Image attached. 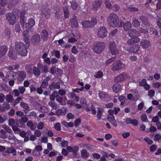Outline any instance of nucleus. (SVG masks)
Wrapping results in <instances>:
<instances>
[{"instance_id":"nucleus-1","label":"nucleus","mask_w":161,"mask_h":161,"mask_svg":"<svg viewBox=\"0 0 161 161\" xmlns=\"http://www.w3.org/2000/svg\"><path fill=\"white\" fill-rule=\"evenodd\" d=\"M108 21L109 25L112 27H116L119 23L118 16L114 13H111L108 18Z\"/></svg>"},{"instance_id":"nucleus-2","label":"nucleus","mask_w":161,"mask_h":161,"mask_svg":"<svg viewBox=\"0 0 161 161\" xmlns=\"http://www.w3.org/2000/svg\"><path fill=\"white\" fill-rule=\"evenodd\" d=\"M15 47L16 50L19 55L21 56H25L26 55L27 51L25 45L23 42H16Z\"/></svg>"},{"instance_id":"nucleus-3","label":"nucleus","mask_w":161,"mask_h":161,"mask_svg":"<svg viewBox=\"0 0 161 161\" xmlns=\"http://www.w3.org/2000/svg\"><path fill=\"white\" fill-rule=\"evenodd\" d=\"M97 19L95 18H92L91 20H85L81 22V24L84 28H90L95 25L97 24Z\"/></svg>"},{"instance_id":"nucleus-4","label":"nucleus","mask_w":161,"mask_h":161,"mask_svg":"<svg viewBox=\"0 0 161 161\" xmlns=\"http://www.w3.org/2000/svg\"><path fill=\"white\" fill-rule=\"evenodd\" d=\"M125 67V64L121 63L120 61H115L112 65L111 70L114 71H117L123 69Z\"/></svg>"},{"instance_id":"nucleus-5","label":"nucleus","mask_w":161,"mask_h":161,"mask_svg":"<svg viewBox=\"0 0 161 161\" xmlns=\"http://www.w3.org/2000/svg\"><path fill=\"white\" fill-rule=\"evenodd\" d=\"M105 43L103 42H98L93 48L94 51L97 53H100L104 49Z\"/></svg>"},{"instance_id":"nucleus-6","label":"nucleus","mask_w":161,"mask_h":161,"mask_svg":"<svg viewBox=\"0 0 161 161\" xmlns=\"http://www.w3.org/2000/svg\"><path fill=\"white\" fill-rule=\"evenodd\" d=\"M28 118L26 116H24L17 120L15 124L19 127L24 128L25 127V123L27 122Z\"/></svg>"},{"instance_id":"nucleus-7","label":"nucleus","mask_w":161,"mask_h":161,"mask_svg":"<svg viewBox=\"0 0 161 161\" xmlns=\"http://www.w3.org/2000/svg\"><path fill=\"white\" fill-rule=\"evenodd\" d=\"M117 46L114 41L111 42L109 44L110 51L113 55H115L119 53V50L117 48Z\"/></svg>"},{"instance_id":"nucleus-8","label":"nucleus","mask_w":161,"mask_h":161,"mask_svg":"<svg viewBox=\"0 0 161 161\" xmlns=\"http://www.w3.org/2000/svg\"><path fill=\"white\" fill-rule=\"evenodd\" d=\"M6 17L10 24L14 25L15 23L16 19L13 14L9 13L6 14Z\"/></svg>"},{"instance_id":"nucleus-9","label":"nucleus","mask_w":161,"mask_h":161,"mask_svg":"<svg viewBox=\"0 0 161 161\" xmlns=\"http://www.w3.org/2000/svg\"><path fill=\"white\" fill-rule=\"evenodd\" d=\"M31 40V43L33 45H38L41 41L40 36L39 34H35L32 36Z\"/></svg>"},{"instance_id":"nucleus-10","label":"nucleus","mask_w":161,"mask_h":161,"mask_svg":"<svg viewBox=\"0 0 161 161\" xmlns=\"http://www.w3.org/2000/svg\"><path fill=\"white\" fill-rule=\"evenodd\" d=\"M107 34V31L106 28L104 26L100 28L97 31L98 36L101 38H104Z\"/></svg>"},{"instance_id":"nucleus-11","label":"nucleus","mask_w":161,"mask_h":161,"mask_svg":"<svg viewBox=\"0 0 161 161\" xmlns=\"http://www.w3.org/2000/svg\"><path fill=\"white\" fill-rule=\"evenodd\" d=\"M119 27H123L124 29L126 31H130L131 27V23L128 21H126L125 23L122 21H121L120 23Z\"/></svg>"},{"instance_id":"nucleus-12","label":"nucleus","mask_w":161,"mask_h":161,"mask_svg":"<svg viewBox=\"0 0 161 161\" xmlns=\"http://www.w3.org/2000/svg\"><path fill=\"white\" fill-rule=\"evenodd\" d=\"M127 74L125 72L122 73L115 76L114 81L115 82H119L123 81L127 77Z\"/></svg>"},{"instance_id":"nucleus-13","label":"nucleus","mask_w":161,"mask_h":161,"mask_svg":"<svg viewBox=\"0 0 161 161\" xmlns=\"http://www.w3.org/2000/svg\"><path fill=\"white\" fill-rule=\"evenodd\" d=\"M17 78L18 81H23L26 77V73L25 71L19 70L17 73Z\"/></svg>"},{"instance_id":"nucleus-14","label":"nucleus","mask_w":161,"mask_h":161,"mask_svg":"<svg viewBox=\"0 0 161 161\" xmlns=\"http://www.w3.org/2000/svg\"><path fill=\"white\" fill-rule=\"evenodd\" d=\"M129 34L130 37L134 38H139L138 37L140 36V33L136 30L131 29L129 31Z\"/></svg>"},{"instance_id":"nucleus-15","label":"nucleus","mask_w":161,"mask_h":161,"mask_svg":"<svg viewBox=\"0 0 161 161\" xmlns=\"http://www.w3.org/2000/svg\"><path fill=\"white\" fill-rule=\"evenodd\" d=\"M25 12L24 10H22L20 13V23L21 24V27L22 28L24 27L25 22L26 20V18L25 16Z\"/></svg>"},{"instance_id":"nucleus-16","label":"nucleus","mask_w":161,"mask_h":161,"mask_svg":"<svg viewBox=\"0 0 161 161\" xmlns=\"http://www.w3.org/2000/svg\"><path fill=\"white\" fill-rule=\"evenodd\" d=\"M35 22L34 19H30L28 20V22L25 24V28L28 30L31 28L35 25Z\"/></svg>"},{"instance_id":"nucleus-17","label":"nucleus","mask_w":161,"mask_h":161,"mask_svg":"<svg viewBox=\"0 0 161 161\" xmlns=\"http://www.w3.org/2000/svg\"><path fill=\"white\" fill-rule=\"evenodd\" d=\"M99 96L100 98L104 100L105 101H109L110 100V98L108 94L105 93L104 92H101L99 93Z\"/></svg>"},{"instance_id":"nucleus-18","label":"nucleus","mask_w":161,"mask_h":161,"mask_svg":"<svg viewBox=\"0 0 161 161\" xmlns=\"http://www.w3.org/2000/svg\"><path fill=\"white\" fill-rule=\"evenodd\" d=\"M23 37L25 42L29 47L30 44L29 36V32L27 31H24L23 32Z\"/></svg>"},{"instance_id":"nucleus-19","label":"nucleus","mask_w":161,"mask_h":161,"mask_svg":"<svg viewBox=\"0 0 161 161\" xmlns=\"http://www.w3.org/2000/svg\"><path fill=\"white\" fill-rule=\"evenodd\" d=\"M102 3V0H96L92 3V9L97 10L101 6Z\"/></svg>"},{"instance_id":"nucleus-20","label":"nucleus","mask_w":161,"mask_h":161,"mask_svg":"<svg viewBox=\"0 0 161 161\" xmlns=\"http://www.w3.org/2000/svg\"><path fill=\"white\" fill-rule=\"evenodd\" d=\"M37 124L36 122H33L31 120L28 121L27 123V125L29 127L31 130H35L36 128Z\"/></svg>"},{"instance_id":"nucleus-21","label":"nucleus","mask_w":161,"mask_h":161,"mask_svg":"<svg viewBox=\"0 0 161 161\" xmlns=\"http://www.w3.org/2000/svg\"><path fill=\"white\" fill-rule=\"evenodd\" d=\"M140 46L138 45L135 44L130 47L129 49V51L133 53H136L140 49Z\"/></svg>"},{"instance_id":"nucleus-22","label":"nucleus","mask_w":161,"mask_h":161,"mask_svg":"<svg viewBox=\"0 0 161 161\" xmlns=\"http://www.w3.org/2000/svg\"><path fill=\"white\" fill-rule=\"evenodd\" d=\"M4 36L7 40H9L11 38V31L10 29L6 28L4 30Z\"/></svg>"},{"instance_id":"nucleus-23","label":"nucleus","mask_w":161,"mask_h":161,"mask_svg":"<svg viewBox=\"0 0 161 161\" xmlns=\"http://www.w3.org/2000/svg\"><path fill=\"white\" fill-rule=\"evenodd\" d=\"M41 36L43 41H46L48 38V33L46 30H43L41 33Z\"/></svg>"},{"instance_id":"nucleus-24","label":"nucleus","mask_w":161,"mask_h":161,"mask_svg":"<svg viewBox=\"0 0 161 161\" xmlns=\"http://www.w3.org/2000/svg\"><path fill=\"white\" fill-rule=\"evenodd\" d=\"M139 17L140 19L141 20L144 25L147 26H150L151 25V24L148 21L146 17L141 16Z\"/></svg>"},{"instance_id":"nucleus-25","label":"nucleus","mask_w":161,"mask_h":161,"mask_svg":"<svg viewBox=\"0 0 161 161\" xmlns=\"http://www.w3.org/2000/svg\"><path fill=\"white\" fill-rule=\"evenodd\" d=\"M8 47L5 45H3L0 47V58L4 56L7 51Z\"/></svg>"},{"instance_id":"nucleus-26","label":"nucleus","mask_w":161,"mask_h":161,"mask_svg":"<svg viewBox=\"0 0 161 161\" xmlns=\"http://www.w3.org/2000/svg\"><path fill=\"white\" fill-rule=\"evenodd\" d=\"M60 87V84L58 82L56 83L53 82L49 86V87L51 90H53L55 89H59Z\"/></svg>"},{"instance_id":"nucleus-27","label":"nucleus","mask_w":161,"mask_h":161,"mask_svg":"<svg viewBox=\"0 0 161 161\" xmlns=\"http://www.w3.org/2000/svg\"><path fill=\"white\" fill-rule=\"evenodd\" d=\"M67 111V109L65 108H62L61 109H59L56 110V114L58 116L64 115Z\"/></svg>"},{"instance_id":"nucleus-28","label":"nucleus","mask_w":161,"mask_h":161,"mask_svg":"<svg viewBox=\"0 0 161 161\" xmlns=\"http://www.w3.org/2000/svg\"><path fill=\"white\" fill-rule=\"evenodd\" d=\"M150 45L149 41L143 40L141 42V46L144 48H147Z\"/></svg>"},{"instance_id":"nucleus-29","label":"nucleus","mask_w":161,"mask_h":161,"mask_svg":"<svg viewBox=\"0 0 161 161\" xmlns=\"http://www.w3.org/2000/svg\"><path fill=\"white\" fill-rule=\"evenodd\" d=\"M40 70L36 67L33 68L32 74H33L36 77H38L40 75Z\"/></svg>"},{"instance_id":"nucleus-30","label":"nucleus","mask_w":161,"mask_h":161,"mask_svg":"<svg viewBox=\"0 0 161 161\" xmlns=\"http://www.w3.org/2000/svg\"><path fill=\"white\" fill-rule=\"evenodd\" d=\"M4 153H12V155L14 156L16 155V151L14 148L12 147L8 148L7 150H6Z\"/></svg>"},{"instance_id":"nucleus-31","label":"nucleus","mask_w":161,"mask_h":161,"mask_svg":"<svg viewBox=\"0 0 161 161\" xmlns=\"http://www.w3.org/2000/svg\"><path fill=\"white\" fill-rule=\"evenodd\" d=\"M113 91L115 93H118L120 89V85L118 83H115L112 86Z\"/></svg>"},{"instance_id":"nucleus-32","label":"nucleus","mask_w":161,"mask_h":161,"mask_svg":"<svg viewBox=\"0 0 161 161\" xmlns=\"http://www.w3.org/2000/svg\"><path fill=\"white\" fill-rule=\"evenodd\" d=\"M140 41L139 38H132L128 40L127 43L129 45H131L134 43H137Z\"/></svg>"},{"instance_id":"nucleus-33","label":"nucleus","mask_w":161,"mask_h":161,"mask_svg":"<svg viewBox=\"0 0 161 161\" xmlns=\"http://www.w3.org/2000/svg\"><path fill=\"white\" fill-rule=\"evenodd\" d=\"M132 24L133 26L135 27H138L140 25V23L136 18H133L132 19Z\"/></svg>"},{"instance_id":"nucleus-34","label":"nucleus","mask_w":161,"mask_h":161,"mask_svg":"<svg viewBox=\"0 0 161 161\" xmlns=\"http://www.w3.org/2000/svg\"><path fill=\"white\" fill-rule=\"evenodd\" d=\"M71 23L74 27H77L78 26V22L77 19V17L75 16H73L71 20Z\"/></svg>"},{"instance_id":"nucleus-35","label":"nucleus","mask_w":161,"mask_h":161,"mask_svg":"<svg viewBox=\"0 0 161 161\" xmlns=\"http://www.w3.org/2000/svg\"><path fill=\"white\" fill-rule=\"evenodd\" d=\"M50 11L49 10L47 9L44 12H42L41 13V15H44L45 17L47 19H49L50 16Z\"/></svg>"},{"instance_id":"nucleus-36","label":"nucleus","mask_w":161,"mask_h":161,"mask_svg":"<svg viewBox=\"0 0 161 161\" xmlns=\"http://www.w3.org/2000/svg\"><path fill=\"white\" fill-rule=\"evenodd\" d=\"M25 69L27 73L29 74H32L33 68L32 65H29L25 66Z\"/></svg>"},{"instance_id":"nucleus-37","label":"nucleus","mask_w":161,"mask_h":161,"mask_svg":"<svg viewBox=\"0 0 161 161\" xmlns=\"http://www.w3.org/2000/svg\"><path fill=\"white\" fill-rule=\"evenodd\" d=\"M82 157L84 158H87L89 156V154L86 150H82L81 152Z\"/></svg>"},{"instance_id":"nucleus-38","label":"nucleus","mask_w":161,"mask_h":161,"mask_svg":"<svg viewBox=\"0 0 161 161\" xmlns=\"http://www.w3.org/2000/svg\"><path fill=\"white\" fill-rule=\"evenodd\" d=\"M20 105L21 107L23 108L25 110L27 111H29L30 107L26 103L24 102H21L20 103Z\"/></svg>"},{"instance_id":"nucleus-39","label":"nucleus","mask_w":161,"mask_h":161,"mask_svg":"<svg viewBox=\"0 0 161 161\" xmlns=\"http://www.w3.org/2000/svg\"><path fill=\"white\" fill-rule=\"evenodd\" d=\"M6 132L4 130H2L0 131V137L4 139L6 138L7 136L6 135Z\"/></svg>"},{"instance_id":"nucleus-40","label":"nucleus","mask_w":161,"mask_h":161,"mask_svg":"<svg viewBox=\"0 0 161 161\" xmlns=\"http://www.w3.org/2000/svg\"><path fill=\"white\" fill-rule=\"evenodd\" d=\"M18 97L14 100L13 102L12 103L13 105L14 106L19 103L22 100L21 99V97Z\"/></svg>"},{"instance_id":"nucleus-41","label":"nucleus","mask_w":161,"mask_h":161,"mask_svg":"<svg viewBox=\"0 0 161 161\" xmlns=\"http://www.w3.org/2000/svg\"><path fill=\"white\" fill-rule=\"evenodd\" d=\"M70 97L75 101L78 102L80 100V98L78 96L76 95L73 92H71L70 94Z\"/></svg>"},{"instance_id":"nucleus-42","label":"nucleus","mask_w":161,"mask_h":161,"mask_svg":"<svg viewBox=\"0 0 161 161\" xmlns=\"http://www.w3.org/2000/svg\"><path fill=\"white\" fill-rule=\"evenodd\" d=\"M7 119V116L6 115H3V116L0 114V123L2 124Z\"/></svg>"},{"instance_id":"nucleus-43","label":"nucleus","mask_w":161,"mask_h":161,"mask_svg":"<svg viewBox=\"0 0 161 161\" xmlns=\"http://www.w3.org/2000/svg\"><path fill=\"white\" fill-rule=\"evenodd\" d=\"M6 99L7 102L8 103H10L13 101L14 98L10 94H8L6 95Z\"/></svg>"},{"instance_id":"nucleus-44","label":"nucleus","mask_w":161,"mask_h":161,"mask_svg":"<svg viewBox=\"0 0 161 161\" xmlns=\"http://www.w3.org/2000/svg\"><path fill=\"white\" fill-rule=\"evenodd\" d=\"M12 129L15 133L19 134V132L21 131L20 129L16 125H13L12 127Z\"/></svg>"},{"instance_id":"nucleus-45","label":"nucleus","mask_w":161,"mask_h":161,"mask_svg":"<svg viewBox=\"0 0 161 161\" xmlns=\"http://www.w3.org/2000/svg\"><path fill=\"white\" fill-rule=\"evenodd\" d=\"M33 105L36 109H37L40 111V110H41V108L42 106V105L37 103L35 102L33 103Z\"/></svg>"},{"instance_id":"nucleus-46","label":"nucleus","mask_w":161,"mask_h":161,"mask_svg":"<svg viewBox=\"0 0 161 161\" xmlns=\"http://www.w3.org/2000/svg\"><path fill=\"white\" fill-rule=\"evenodd\" d=\"M40 112L44 113H47L48 112V109L46 107L42 106Z\"/></svg>"},{"instance_id":"nucleus-47","label":"nucleus","mask_w":161,"mask_h":161,"mask_svg":"<svg viewBox=\"0 0 161 161\" xmlns=\"http://www.w3.org/2000/svg\"><path fill=\"white\" fill-rule=\"evenodd\" d=\"M63 9L65 18H67L69 17V11L66 7L64 8Z\"/></svg>"},{"instance_id":"nucleus-48","label":"nucleus","mask_w":161,"mask_h":161,"mask_svg":"<svg viewBox=\"0 0 161 161\" xmlns=\"http://www.w3.org/2000/svg\"><path fill=\"white\" fill-rule=\"evenodd\" d=\"M55 129L58 131H59L61 130V127L60 124L59 122H57L54 125Z\"/></svg>"},{"instance_id":"nucleus-49","label":"nucleus","mask_w":161,"mask_h":161,"mask_svg":"<svg viewBox=\"0 0 161 161\" xmlns=\"http://www.w3.org/2000/svg\"><path fill=\"white\" fill-rule=\"evenodd\" d=\"M34 135L36 137H39L41 136L42 134L41 132L39 130H34Z\"/></svg>"},{"instance_id":"nucleus-50","label":"nucleus","mask_w":161,"mask_h":161,"mask_svg":"<svg viewBox=\"0 0 161 161\" xmlns=\"http://www.w3.org/2000/svg\"><path fill=\"white\" fill-rule=\"evenodd\" d=\"M71 5L72 8L74 10H76L78 7L77 3L74 1L71 2Z\"/></svg>"},{"instance_id":"nucleus-51","label":"nucleus","mask_w":161,"mask_h":161,"mask_svg":"<svg viewBox=\"0 0 161 161\" xmlns=\"http://www.w3.org/2000/svg\"><path fill=\"white\" fill-rule=\"evenodd\" d=\"M102 110L100 109H99V110L97 111V119L98 120H100L102 115Z\"/></svg>"},{"instance_id":"nucleus-52","label":"nucleus","mask_w":161,"mask_h":161,"mask_svg":"<svg viewBox=\"0 0 161 161\" xmlns=\"http://www.w3.org/2000/svg\"><path fill=\"white\" fill-rule=\"evenodd\" d=\"M18 90L20 94H23L25 92V89L24 86H19L18 87Z\"/></svg>"},{"instance_id":"nucleus-53","label":"nucleus","mask_w":161,"mask_h":161,"mask_svg":"<svg viewBox=\"0 0 161 161\" xmlns=\"http://www.w3.org/2000/svg\"><path fill=\"white\" fill-rule=\"evenodd\" d=\"M103 74L102 72L100 71L97 72L94 75V76L96 78H100L103 76Z\"/></svg>"},{"instance_id":"nucleus-54","label":"nucleus","mask_w":161,"mask_h":161,"mask_svg":"<svg viewBox=\"0 0 161 161\" xmlns=\"http://www.w3.org/2000/svg\"><path fill=\"white\" fill-rule=\"evenodd\" d=\"M105 4L106 7L110 9L112 8V6L111 4V2L108 0H106L105 2Z\"/></svg>"},{"instance_id":"nucleus-55","label":"nucleus","mask_w":161,"mask_h":161,"mask_svg":"<svg viewBox=\"0 0 161 161\" xmlns=\"http://www.w3.org/2000/svg\"><path fill=\"white\" fill-rule=\"evenodd\" d=\"M37 125V128L39 130L42 129L44 127V123L43 122H41L39 123Z\"/></svg>"},{"instance_id":"nucleus-56","label":"nucleus","mask_w":161,"mask_h":161,"mask_svg":"<svg viewBox=\"0 0 161 161\" xmlns=\"http://www.w3.org/2000/svg\"><path fill=\"white\" fill-rule=\"evenodd\" d=\"M53 53L54 54V56L57 58H60V55L59 51L54 50L53 51Z\"/></svg>"},{"instance_id":"nucleus-57","label":"nucleus","mask_w":161,"mask_h":161,"mask_svg":"<svg viewBox=\"0 0 161 161\" xmlns=\"http://www.w3.org/2000/svg\"><path fill=\"white\" fill-rule=\"evenodd\" d=\"M48 85V82L47 81V80H44L42 81V84L41 85V87L42 88H46Z\"/></svg>"},{"instance_id":"nucleus-58","label":"nucleus","mask_w":161,"mask_h":161,"mask_svg":"<svg viewBox=\"0 0 161 161\" xmlns=\"http://www.w3.org/2000/svg\"><path fill=\"white\" fill-rule=\"evenodd\" d=\"M159 119L158 116H156L153 117L152 121L157 124L159 122Z\"/></svg>"},{"instance_id":"nucleus-59","label":"nucleus","mask_w":161,"mask_h":161,"mask_svg":"<svg viewBox=\"0 0 161 161\" xmlns=\"http://www.w3.org/2000/svg\"><path fill=\"white\" fill-rule=\"evenodd\" d=\"M8 124L9 126L14 125L15 122V120L13 118L10 119L8 121Z\"/></svg>"},{"instance_id":"nucleus-60","label":"nucleus","mask_w":161,"mask_h":161,"mask_svg":"<svg viewBox=\"0 0 161 161\" xmlns=\"http://www.w3.org/2000/svg\"><path fill=\"white\" fill-rule=\"evenodd\" d=\"M9 0H0V4L2 6H5Z\"/></svg>"},{"instance_id":"nucleus-61","label":"nucleus","mask_w":161,"mask_h":161,"mask_svg":"<svg viewBox=\"0 0 161 161\" xmlns=\"http://www.w3.org/2000/svg\"><path fill=\"white\" fill-rule=\"evenodd\" d=\"M154 140L155 141L160 140L161 141V135L157 134L155 135L154 137Z\"/></svg>"},{"instance_id":"nucleus-62","label":"nucleus","mask_w":161,"mask_h":161,"mask_svg":"<svg viewBox=\"0 0 161 161\" xmlns=\"http://www.w3.org/2000/svg\"><path fill=\"white\" fill-rule=\"evenodd\" d=\"M81 122V119L80 118H78L75 119L74 122L75 126H78Z\"/></svg>"},{"instance_id":"nucleus-63","label":"nucleus","mask_w":161,"mask_h":161,"mask_svg":"<svg viewBox=\"0 0 161 161\" xmlns=\"http://www.w3.org/2000/svg\"><path fill=\"white\" fill-rule=\"evenodd\" d=\"M147 84L146 80L144 79L141 80L139 83V85L140 86H144Z\"/></svg>"},{"instance_id":"nucleus-64","label":"nucleus","mask_w":161,"mask_h":161,"mask_svg":"<svg viewBox=\"0 0 161 161\" xmlns=\"http://www.w3.org/2000/svg\"><path fill=\"white\" fill-rule=\"evenodd\" d=\"M56 67L53 66L50 69V72L53 75H54L56 73Z\"/></svg>"}]
</instances>
